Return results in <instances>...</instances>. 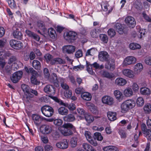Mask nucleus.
Masks as SVG:
<instances>
[{
  "mask_svg": "<svg viewBox=\"0 0 151 151\" xmlns=\"http://www.w3.org/2000/svg\"><path fill=\"white\" fill-rule=\"evenodd\" d=\"M77 111L79 115L84 116L86 114L85 110L82 108H78L77 109Z\"/></svg>",
  "mask_w": 151,
  "mask_h": 151,
  "instance_id": "obj_63",
  "label": "nucleus"
},
{
  "mask_svg": "<svg viewBox=\"0 0 151 151\" xmlns=\"http://www.w3.org/2000/svg\"><path fill=\"white\" fill-rule=\"evenodd\" d=\"M56 146L58 148L62 149H67L68 146V142L67 139H63L56 144Z\"/></svg>",
  "mask_w": 151,
  "mask_h": 151,
  "instance_id": "obj_10",
  "label": "nucleus"
},
{
  "mask_svg": "<svg viewBox=\"0 0 151 151\" xmlns=\"http://www.w3.org/2000/svg\"><path fill=\"white\" fill-rule=\"evenodd\" d=\"M63 129L60 130L62 134L64 136L72 135L76 130L75 127L71 123H65L62 126Z\"/></svg>",
  "mask_w": 151,
  "mask_h": 151,
  "instance_id": "obj_2",
  "label": "nucleus"
},
{
  "mask_svg": "<svg viewBox=\"0 0 151 151\" xmlns=\"http://www.w3.org/2000/svg\"><path fill=\"white\" fill-rule=\"evenodd\" d=\"M50 82L53 83L56 87L59 86L60 81L58 80L56 74L55 73L52 74V78L50 79Z\"/></svg>",
  "mask_w": 151,
  "mask_h": 151,
  "instance_id": "obj_19",
  "label": "nucleus"
},
{
  "mask_svg": "<svg viewBox=\"0 0 151 151\" xmlns=\"http://www.w3.org/2000/svg\"><path fill=\"white\" fill-rule=\"evenodd\" d=\"M33 67L36 70H40L41 68V65L40 62L37 60H34L32 63Z\"/></svg>",
  "mask_w": 151,
  "mask_h": 151,
  "instance_id": "obj_44",
  "label": "nucleus"
},
{
  "mask_svg": "<svg viewBox=\"0 0 151 151\" xmlns=\"http://www.w3.org/2000/svg\"><path fill=\"white\" fill-rule=\"evenodd\" d=\"M60 82L61 87L65 90V91L68 90L69 88V87L66 84L64 83V79L63 78H61L60 79Z\"/></svg>",
  "mask_w": 151,
  "mask_h": 151,
  "instance_id": "obj_48",
  "label": "nucleus"
},
{
  "mask_svg": "<svg viewBox=\"0 0 151 151\" xmlns=\"http://www.w3.org/2000/svg\"><path fill=\"white\" fill-rule=\"evenodd\" d=\"M64 94L66 98H70L72 95V92L71 90H68L64 92Z\"/></svg>",
  "mask_w": 151,
  "mask_h": 151,
  "instance_id": "obj_59",
  "label": "nucleus"
},
{
  "mask_svg": "<svg viewBox=\"0 0 151 151\" xmlns=\"http://www.w3.org/2000/svg\"><path fill=\"white\" fill-rule=\"evenodd\" d=\"M90 35L91 37L93 38H96L98 37V32L97 31L96 29L92 30L90 32Z\"/></svg>",
  "mask_w": 151,
  "mask_h": 151,
  "instance_id": "obj_55",
  "label": "nucleus"
},
{
  "mask_svg": "<svg viewBox=\"0 0 151 151\" xmlns=\"http://www.w3.org/2000/svg\"><path fill=\"white\" fill-rule=\"evenodd\" d=\"M52 95H49L48 96L51 99L53 100L56 102H57L62 105H63L64 104V103L62 101H61L60 99H59L57 97L53 96Z\"/></svg>",
  "mask_w": 151,
  "mask_h": 151,
  "instance_id": "obj_52",
  "label": "nucleus"
},
{
  "mask_svg": "<svg viewBox=\"0 0 151 151\" xmlns=\"http://www.w3.org/2000/svg\"><path fill=\"white\" fill-rule=\"evenodd\" d=\"M81 98L84 100L89 101L91 100L92 96L91 94L88 92H84L81 95Z\"/></svg>",
  "mask_w": 151,
  "mask_h": 151,
  "instance_id": "obj_28",
  "label": "nucleus"
},
{
  "mask_svg": "<svg viewBox=\"0 0 151 151\" xmlns=\"http://www.w3.org/2000/svg\"><path fill=\"white\" fill-rule=\"evenodd\" d=\"M99 58L101 61L107 62L109 60V55L106 51H101L99 53Z\"/></svg>",
  "mask_w": 151,
  "mask_h": 151,
  "instance_id": "obj_12",
  "label": "nucleus"
},
{
  "mask_svg": "<svg viewBox=\"0 0 151 151\" xmlns=\"http://www.w3.org/2000/svg\"><path fill=\"white\" fill-rule=\"evenodd\" d=\"M21 88L24 93L22 97L24 103L27 104L30 103L33 101L34 96L29 93L31 89L28 86L25 84H22Z\"/></svg>",
  "mask_w": 151,
  "mask_h": 151,
  "instance_id": "obj_1",
  "label": "nucleus"
},
{
  "mask_svg": "<svg viewBox=\"0 0 151 151\" xmlns=\"http://www.w3.org/2000/svg\"><path fill=\"white\" fill-rule=\"evenodd\" d=\"M6 1L8 3L9 7L12 9H17L16 4L14 0H7Z\"/></svg>",
  "mask_w": 151,
  "mask_h": 151,
  "instance_id": "obj_37",
  "label": "nucleus"
},
{
  "mask_svg": "<svg viewBox=\"0 0 151 151\" xmlns=\"http://www.w3.org/2000/svg\"><path fill=\"white\" fill-rule=\"evenodd\" d=\"M115 67V62L113 59H111L105 65V68L107 70H113L114 69Z\"/></svg>",
  "mask_w": 151,
  "mask_h": 151,
  "instance_id": "obj_21",
  "label": "nucleus"
},
{
  "mask_svg": "<svg viewBox=\"0 0 151 151\" xmlns=\"http://www.w3.org/2000/svg\"><path fill=\"white\" fill-rule=\"evenodd\" d=\"M86 122L88 123H91L94 120L93 117L89 114H86L84 116Z\"/></svg>",
  "mask_w": 151,
  "mask_h": 151,
  "instance_id": "obj_42",
  "label": "nucleus"
},
{
  "mask_svg": "<svg viewBox=\"0 0 151 151\" xmlns=\"http://www.w3.org/2000/svg\"><path fill=\"white\" fill-rule=\"evenodd\" d=\"M13 35L14 37L17 40H21L23 37V35L19 29H16L13 32Z\"/></svg>",
  "mask_w": 151,
  "mask_h": 151,
  "instance_id": "obj_22",
  "label": "nucleus"
},
{
  "mask_svg": "<svg viewBox=\"0 0 151 151\" xmlns=\"http://www.w3.org/2000/svg\"><path fill=\"white\" fill-rule=\"evenodd\" d=\"M124 93L125 96L127 97L132 96L133 94L132 89L129 88L125 89Z\"/></svg>",
  "mask_w": 151,
  "mask_h": 151,
  "instance_id": "obj_45",
  "label": "nucleus"
},
{
  "mask_svg": "<svg viewBox=\"0 0 151 151\" xmlns=\"http://www.w3.org/2000/svg\"><path fill=\"white\" fill-rule=\"evenodd\" d=\"M65 63V62L64 60L59 58H53V60H52V62H51L52 65H54L55 63L60 64H64Z\"/></svg>",
  "mask_w": 151,
  "mask_h": 151,
  "instance_id": "obj_29",
  "label": "nucleus"
},
{
  "mask_svg": "<svg viewBox=\"0 0 151 151\" xmlns=\"http://www.w3.org/2000/svg\"><path fill=\"white\" fill-rule=\"evenodd\" d=\"M115 84L119 86H123L127 83L126 80L122 78L119 77L116 78L115 81Z\"/></svg>",
  "mask_w": 151,
  "mask_h": 151,
  "instance_id": "obj_24",
  "label": "nucleus"
},
{
  "mask_svg": "<svg viewBox=\"0 0 151 151\" xmlns=\"http://www.w3.org/2000/svg\"><path fill=\"white\" fill-rule=\"evenodd\" d=\"M129 46L130 49L132 50L139 49L141 47L140 45L139 44L134 43H130Z\"/></svg>",
  "mask_w": 151,
  "mask_h": 151,
  "instance_id": "obj_46",
  "label": "nucleus"
},
{
  "mask_svg": "<svg viewBox=\"0 0 151 151\" xmlns=\"http://www.w3.org/2000/svg\"><path fill=\"white\" fill-rule=\"evenodd\" d=\"M58 112L59 114L62 115H66L68 113L67 109L64 107H61L58 109Z\"/></svg>",
  "mask_w": 151,
  "mask_h": 151,
  "instance_id": "obj_38",
  "label": "nucleus"
},
{
  "mask_svg": "<svg viewBox=\"0 0 151 151\" xmlns=\"http://www.w3.org/2000/svg\"><path fill=\"white\" fill-rule=\"evenodd\" d=\"M101 6L103 11L106 12L108 11V13H111L113 9V7L110 6L109 3L106 1L104 2Z\"/></svg>",
  "mask_w": 151,
  "mask_h": 151,
  "instance_id": "obj_17",
  "label": "nucleus"
},
{
  "mask_svg": "<svg viewBox=\"0 0 151 151\" xmlns=\"http://www.w3.org/2000/svg\"><path fill=\"white\" fill-rule=\"evenodd\" d=\"M136 61V59L133 56H129L127 57L125 59L124 61V64L127 65L134 63Z\"/></svg>",
  "mask_w": 151,
  "mask_h": 151,
  "instance_id": "obj_18",
  "label": "nucleus"
},
{
  "mask_svg": "<svg viewBox=\"0 0 151 151\" xmlns=\"http://www.w3.org/2000/svg\"><path fill=\"white\" fill-rule=\"evenodd\" d=\"M75 47L72 45H66L63 47V51L64 53L70 54L73 53L75 50Z\"/></svg>",
  "mask_w": 151,
  "mask_h": 151,
  "instance_id": "obj_16",
  "label": "nucleus"
},
{
  "mask_svg": "<svg viewBox=\"0 0 151 151\" xmlns=\"http://www.w3.org/2000/svg\"><path fill=\"white\" fill-rule=\"evenodd\" d=\"M114 94L116 98L119 101H121L123 97L122 93L119 90H116L114 91Z\"/></svg>",
  "mask_w": 151,
  "mask_h": 151,
  "instance_id": "obj_27",
  "label": "nucleus"
},
{
  "mask_svg": "<svg viewBox=\"0 0 151 151\" xmlns=\"http://www.w3.org/2000/svg\"><path fill=\"white\" fill-rule=\"evenodd\" d=\"M64 36L65 39L70 42H73L77 38V34L72 31L65 32Z\"/></svg>",
  "mask_w": 151,
  "mask_h": 151,
  "instance_id": "obj_5",
  "label": "nucleus"
},
{
  "mask_svg": "<svg viewBox=\"0 0 151 151\" xmlns=\"http://www.w3.org/2000/svg\"><path fill=\"white\" fill-rule=\"evenodd\" d=\"M25 32L27 35L29 37H31L36 41H39L40 38L39 36L36 33L29 30H26Z\"/></svg>",
  "mask_w": 151,
  "mask_h": 151,
  "instance_id": "obj_15",
  "label": "nucleus"
},
{
  "mask_svg": "<svg viewBox=\"0 0 151 151\" xmlns=\"http://www.w3.org/2000/svg\"><path fill=\"white\" fill-rule=\"evenodd\" d=\"M143 68L142 64L141 63H138L134 66V70L136 73L138 74L142 70Z\"/></svg>",
  "mask_w": 151,
  "mask_h": 151,
  "instance_id": "obj_30",
  "label": "nucleus"
},
{
  "mask_svg": "<svg viewBox=\"0 0 151 151\" xmlns=\"http://www.w3.org/2000/svg\"><path fill=\"white\" fill-rule=\"evenodd\" d=\"M104 151H119L117 147L113 146H109L103 148Z\"/></svg>",
  "mask_w": 151,
  "mask_h": 151,
  "instance_id": "obj_34",
  "label": "nucleus"
},
{
  "mask_svg": "<svg viewBox=\"0 0 151 151\" xmlns=\"http://www.w3.org/2000/svg\"><path fill=\"white\" fill-rule=\"evenodd\" d=\"M101 73L103 77L108 78L111 79L113 78L114 77L113 74L110 73L106 70L101 71Z\"/></svg>",
  "mask_w": 151,
  "mask_h": 151,
  "instance_id": "obj_36",
  "label": "nucleus"
},
{
  "mask_svg": "<svg viewBox=\"0 0 151 151\" xmlns=\"http://www.w3.org/2000/svg\"><path fill=\"white\" fill-rule=\"evenodd\" d=\"M132 89L135 92H137L139 89V86L137 83H134L133 84Z\"/></svg>",
  "mask_w": 151,
  "mask_h": 151,
  "instance_id": "obj_61",
  "label": "nucleus"
},
{
  "mask_svg": "<svg viewBox=\"0 0 151 151\" xmlns=\"http://www.w3.org/2000/svg\"><path fill=\"white\" fill-rule=\"evenodd\" d=\"M55 88L53 86L49 84L45 87L44 91L45 93L51 95H54L55 94Z\"/></svg>",
  "mask_w": 151,
  "mask_h": 151,
  "instance_id": "obj_9",
  "label": "nucleus"
},
{
  "mask_svg": "<svg viewBox=\"0 0 151 151\" xmlns=\"http://www.w3.org/2000/svg\"><path fill=\"white\" fill-rule=\"evenodd\" d=\"M41 111L42 114L45 116H51L54 112L53 109L49 106L45 105L41 107Z\"/></svg>",
  "mask_w": 151,
  "mask_h": 151,
  "instance_id": "obj_6",
  "label": "nucleus"
},
{
  "mask_svg": "<svg viewBox=\"0 0 151 151\" xmlns=\"http://www.w3.org/2000/svg\"><path fill=\"white\" fill-rule=\"evenodd\" d=\"M102 101L104 104L111 105L113 104V99L109 96H105L102 98Z\"/></svg>",
  "mask_w": 151,
  "mask_h": 151,
  "instance_id": "obj_20",
  "label": "nucleus"
},
{
  "mask_svg": "<svg viewBox=\"0 0 151 151\" xmlns=\"http://www.w3.org/2000/svg\"><path fill=\"white\" fill-rule=\"evenodd\" d=\"M108 34L111 37H114L116 34L115 30L112 28L109 29L107 31Z\"/></svg>",
  "mask_w": 151,
  "mask_h": 151,
  "instance_id": "obj_54",
  "label": "nucleus"
},
{
  "mask_svg": "<svg viewBox=\"0 0 151 151\" xmlns=\"http://www.w3.org/2000/svg\"><path fill=\"white\" fill-rule=\"evenodd\" d=\"M109 119L111 121H114L116 119V112L109 111L107 113Z\"/></svg>",
  "mask_w": 151,
  "mask_h": 151,
  "instance_id": "obj_31",
  "label": "nucleus"
},
{
  "mask_svg": "<svg viewBox=\"0 0 151 151\" xmlns=\"http://www.w3.org/2000/svg\"><path fill=\"white\" fill-rule=\"evenodd\" d=\"M84 92V90L82 87L77 88L75 89V92L77 94H82Z\"/></svg>",
  "mask_w": 151,
  "mask_h": 151,
  "instance_id": "obj_57",
  "label": "nucleus"
},
{
  "mask_svg": "<svg viewBox=\"0 0 151 151\" xmlns=\"http://www.w3.org/2000/svg\"><path fill=\"white\" fill-rule=\"evenodd\" d=\"M24 69L27 73L28 74L30 73L32 75L31 78L32 83L36 85L39 84L40 82L38 81L37 79L38 76L37 72L34 70L32 68L30 67H27L25 66L24 67Z\"/></svg>",
  "mask_w": 151,
  "mask_h": 151,
  "instance_id": "obj_4",
  "label": "nucleus"
},
{
  "mask_svg": "<svg viewBox=\"0 0 151 151\" xmlns=\"http://www.w3.org/2000/svg\"><path fill=\"white\" fill-rule=\"evenodd\" d=\"M143 110L146 114H148L151 113V104L150 103L145 104L143 107Z\"/></svg>",
  "mask_w": 151,
  "mask_h": 151,
  "instance_id": "obj_33",
  "label": "nucleus"
},
{
  "mask_svg": "<svg viewBox=\"0 0 151 151\" xmlns=\"http://www.w3.org/2000/svg\"><path fill=\"white\" fill-rule=\"evenodd\" d=\"M32 118L35 124L36 125H39L44 120V118L36 114H33Z\"/></svg>",
  "mask_w": 151,
  "mask_h": 151,
  "instance_id": "obj_14",
  "label": "nucleus"
},
{
  "mask_svg": "<svg viewBox=\"0 0 151 151\" xmlns=\"http://www.w3.org/2000/svg\"><path fill=\"white\" fill-rule=\"evenodd\" d=\"M83 147L87 151H96L92 146L86 143L83 144Z\"/></svg>",
  "mask_w": 151,
  "mask_h": 151,
  "instance_id": "obj_35",
  "label": "nucleus"
},
{
  "mask_svg": "<svg viewBox=\"0 0 151 151\" xmlns=\"http://www.w3.org/2000/svg\"><path fill=\"white\" fill-rule=\"evenodd\" d=\"M122 73L124 76L129 78H133L134 77L133 71L130 69H124L122 70Z\"/></svg>",
  "mask_w": 151,
  "mask_h": 151,
  "instance_id": "obj_23",
  "label": "nucleus"
},
{
  "mask_svg": "<svg viewBox=\"0 0 151 151\" xmlns=\"http://www.w3.org/2000/svg\"><path fill=\"white\" fill-rule=\"evenodd\" d=\"M101 40L105 43H107L108 41V38L107 35L104 34H101L99 35Z\"/></svg>",
  "mask_w": 151,
  "mask_h": 151,
  "instance_id": "obj_47",
  "label": "nucleus"
},
{
  "mask_svg": "<svg viewBox=\"0 0 151 151\" xmlns=\"http://www.w3.org/2000/svg\"><path fill=\"white\" fill-rule=\"evenodd\" d=\"M48 32L50 36L52 39L55 38L56 36V32L54 29L52 28H50L48 29Z\"/></svg>",
  "mask_w": 151,
  "mask_h": 151,
  "instance_id": "obj_41",
  "label": "nucleus"
},
{
  "mask_svg": "<svg viewBox=\"0 0 151 151\" xmlns=\"http://www.w3.org/2000/svg\"><path fill=\"white\" fill-rule=\"evenodd\" d=\"M44 57L46 60V63H50L52 65L51 62L53 60V56L50 54L47 53L45 54Z\"/></svg>",
  "mask_w": 151,
  "mask_h": 151,
  "instance_id": "obj_40",
  "label": "nucleus"
},
{
  "mask_svg": "<svg viewBox=\"0 0 151 151\" xmlns=\"http://www.w3.org/2000/svg\"><path fill=\"white\" fill-rule=\"evenodd\" d=\"M115 29L120 34H122L124 32V27L122 24L119 23H117L115 24Z\"/></svg>",
  "mask_w": 151,
  "mask_h": 151,
  "instance_id": "obj_26",
  "label": "nucleus"
},
{
  "mask_svg": "<svg viewBox=\"0 0 151 151\" xmlns=\"http://www.w3.org/2000/svg\"><path fill=\"white\" fill-rule=\"evenodd\" d=\"M89 142L93 145L96 146H97L98 144L96 139L92 137L88 141Z\"/></svg>",
  "mask_w": 151,
  "mask_h": 151,
  "instance_id": "obj_64",
  "label": "nucleus"
},
{
  "mask_svg": "<svg viewBox=\"0 0 151 151\" xmlns=\"http://www.w3.org/2000/svg\"><path fill=\"white\" fill-rule=\"evenodd\" d=\"M83 52L81 50H78L75 53V56L77 58L81 57L83 56Z\"/></svg>",
  "mask_w": 151,
  "mask_h": 151,
  "instance_id": "obj_62",
  "label": "nucleus"
},
{
  "mask_svg": "<svg viewBox=\"0 0 151 151\" xmlns=\"http://www.w3.org/2000/svg\"><path fill=\"white\" fill-rule=\"evenodd\" d=\"M94 138L98 141H101L103 139V137L100 133L96 132L94 134Z\"/></svg>",
  "mask_w": 151,
  "mask_h": 151,
  "instance_id": "obj_53",
  "label": "nucleus"
},
{
  "mask_svg": "<svg viewBox=\"0 0 151 151\" xmlns=\"http://www.w3.org/2000/svg\"><path fill=\"white\" fill-rule=\"evenodd\" d=\"M119 133L121 138H125L126 137V133L124 130L122 129H120L119 130Z\"/></svg>",
  "mask_w": 151,
  "mask_h": 151,
  "instance_id": "obj_60",
  "label": "nucleus"
},
{
  "mask_svg": "<svg viewBox=\"0 0 151 151\" xmlns=\"http://www.w3.org/2000/svg\"><path fill=\"white\" fill-rule=\"evenodd\" d=\"M76 119L74 116L72 114H69L66 115L63 117V120L67 122H73Z\"/></svg>",
  "mask_w": 151,
  "mask_h": 151,
  "instance_id": "obj_25",
  "label": "nucleus"
},
{
  "mask_svg": "<svg viewBox=\"0 0 151 151\" xmlns=\"http://www.w3.org/2000/svg\"><path fill=\"white\" fill-rule=\"evenodd\" d=\"M78 139L76 137H73L72 138L70 141V143L72 147H75L77 144Z\"/></svg>",
  "mask_w": 151,
  "mask_h": 151,
  "instance_id": "obj_51",
  "label": "nucleus"
},
{
  "mask_svg": "<svg viewBox=\"0 0 151 151\" xmlns=\"http://www.w3.org/2000/svg\"><path fill=\"white\" fill-rule=\"evenodd\" d=\"M144 103V101L142 97H138L136 101L137 105L138 106H142Z\"/></svg>",
  "mask_w": 151,
  "mask_h": 151,
  "instance_id": "obj_50",
  "label": "nucleus"
},
{
  "mask_svg": "<svg viewBox=\"0 0 151 151\" xmlns=\"http://www.w3.org/2000/svg\"><path fill=\"white\" fill-rule=\"evenodd\" d=\"M9 43L12 48L17 50H21L23 47V44L22 42L14 40H10Z\"/></svg>",
  "mask_w": 151,
  "mask_h": 151,
  "instance_id": "obj_7",
  "label": "nucleus"
},
{
  "mask_svg": "<svg viewBox=\"0 0 151 151\" xmlns=\"http://www.w3.org/2000/svg\"><path fill=\"white\" fill-rule=\"evenodd\" d=\"M51 136L54 140H58L60 137V134L59 131L58 130H53L52 131Z\"/></svg>",
  "mask_w": 151,
  "mask_h": 151,
  "instance_id": "obj_39",
  "label": "nucleus"
},
{
  "mask_svg": "<svg viewBox=\"0 0 151 151\" xmlns=\"http://www.w3.org/2000/svg\"><path fill=\"white\" fill-rule=\"evenodd\" d=\"M140 93L143 95H149L151 93L150 89L146 87H143L140 88Z\"/></svg>",
  "mask_w": 151,
  "mask_h": 151,
  "instance_id": "obj_32",
  "label": "nucleus"
},
{
  "mask_svg": "<svg viewBox=\"0 0 151 151\" xmlns=\"http://www.w3.org/2000/svg\"><path fill=\"white\" fill-rule=\"evenodd\" d=\"M86 70L91 75H93L94 72L92 69V65L87 61H86Z\"/></svg>",
  "mask_w": 151,
  "mask_h": 151,
  "instance_id": "obj_43",
  "label": "nucleus"
},
{
  "mask_svg": "<svg viewBox=\"0 0 151 151\" xmlns=\"http://www.w3.org/2000/svg\"><path fill=\"white\" fill-rule=\"evenodd\" d=\"M22 72L21 71H18L14 73L11 78V80L13 83H17L22 77Z\"/></svg>",
  "mask_w": 151,
  "mask_h": 151,
  "instance_id": "obj_13",
  "label": "nucleus"
},
{
  "mask_svg": "<svg viewBox=\"0 0 151 151\" xmlns=\"http://www.w3.org/2000/svg\"><path fill=\"white\" fill-rule=\"evenodd\" d=\"M125 22L130 28H134L136 25L135 19L131 16H128L125 19Z\"/></svg>",
  "mask_w": 151,
  "mask_h": 151,
  "instance_id": "obj_11",
  "label": "nucleus"
},
{
  "mask_svg": "<svg viewBox=\"0 0 151 151\" xmlns=\"http://www.w3.org/2000/svg\"><path fill=\"white\" fill-rule=\"evenodd\" d=\"M63 123V121L61 119H57L54 120V124L57 126L61 125Z\"/></svg>",
  "mask_w": 151,
  "mask_h": 151,
  "instance_id": "obj_56",
  "label": "nucleus"
},
{
  "mask_svg": "<svg viewBox=\"0 0 151 151\" xmlns=\"http://www.w3.org/2000/svg\"><path fill=\"white\" fill-rule=\"evenodd\" d=\"M37 26L39 28L41 29H45V24L44 22L39 20L37 22Z\"/></svg>",
  "mask_w": 151,
  "mask_h": 151,
  "instance_id": "obj_58",
  "label": "nucleus"
},
{
  "mask_svg": "<svg viewBox=\"0 0 151 151\" xmlns=\"http://www.w3.org/2000/svg\"><path fill=\"white\" fill-rule=\"evenodd\" d=\"M135 101L133 99L126 100L121 105V112L123 113L127 112L129 109L133 108L135 106Z\"/></svg>",
  "mask_w": 151,
  "mask_h": 151,
  "instance_id": "obj_3",
  "label": "nucleus"
},
{
  "mask_svg": "<svg viewBox=\"0 0 151 151\" xmlns=\"http://www.w3.org/2000/svg\"><path fill=\"white\" fill-rule=\"evenodd\" d=\"M143 134L148 140L151 141V130L148 129Z\"/></svg>",
  "mask_w": 151,
  "mask_h": 151,
  "instance_id": "obj_49",
  "label": "nucleus"
},
{
  "mask_svg": "<svg viewBox=\"0 0 151 151\" xmlns=\"http://www.w3.org/2000/svg\"><path fill=\"white\" fill-rule=\"evenodd\" d=\"M52 126L51 125L44 124L42 125L40 128L41 132L44 134H48L52 131Z\"/></svg>",
  "mask_w": 151,
  "mask_h": 151,
  "instance_id": "obj_8",
  "label": "nucleus"
}]
</instances>
